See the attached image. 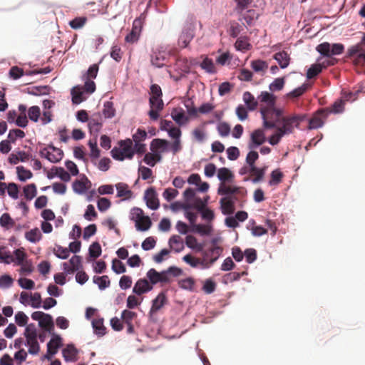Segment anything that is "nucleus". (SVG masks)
Instances as JSON below:
<instances>
[{
    "mask_svg": "<svg viewBox=\"0 0 365 365\" xmlns=\"http://www.w3.org/2000/svg\"><path fill=\"white\" fill-rule=\"evenodd\" d=\"M316 50L322 56L328 58V59L321 63L323 69L328 66H334L337 63V59L332 56L341 54L344 52V46L342 43H339L331 44L329 42H324L319 44L316 47Z\"/></svg>",
    "mask_w": 365,
    "mask_h": 365,
    "instance_id": "f257e3e1",
    "label": "nucleus"
},
{
    "mask_svg": "<svg viewBox=\"0 0 365 365\" xmlns=\"http://www.w3.org/2000/svg\"><path fill=\"white\" fill-rule=\"evenodd\" d=\"M150 98L149 104L150 110L148 112L150 118L153 120H157L159 118V113L164 108V103L162 99L163 93L161 88L158 84H153L150 86Z\"/></svg>",
    "mask_w": 365,
    "mask_h": 365,
    "instance_id": "f03ea898",
    "label": "nucleus"
},
{
    "mask_svg": "<svg viewBox=\"0 0 365 365\" xmlns=\"http://www.w3.org/2000/svg\"><path fill=\"white\" fill-rule=\"evenodd\" d=\"M218 239L211 241V246L207 250L200 251L202 255L203 269H209L219 259L223 252V247L218 245Z\"/></svg>",
    "mask_w": 365,
    "mask_h": 365,
    "instance_id": "7ed1b4c3",
    "label": "nucleus"
},
{
    "mask_svg": "<svg viewBox=\"0 0 365 365\" xmlns=\"http://www.w3.org/2000/svg\"><path fill=\"white\" fill-rule=\"evenodd\" d=\"M261 115L264 121V126L266 128H273L279 125L282 118V112L279 109L272 108H261Z\"/></svg>",
    "mask_w": 365,
    "mask_h": 365,
    "instance_id": "20e7f679",
    "label": "nucleus"
},
{
    "mask_svg": "<svg viewBox=\"0 0 365 365\" xmlns=\"http://www.w3.org/2000/svg\"><path fill=\"white\" fill-rule=\"evenodd\" d=\"M346 57L351 59L355 66L365 65V34L359 43L347 49Z\"/></svg>",
    "mask_w": 365,
    "mask_h": 365,
    "instance_id": "39448f33",
    "label": "nucleus"
},
{
    "mask_svg": "<svg viewBox=\"0 0 365 365\" xmlns=\"http://www.w3.org/2000/svg\"><path fill=\"white\" fill-rule=\"evenodd\" d=\"M133 143L131 140H120L119 142V148L114 147L111 150L112 157L117 160L123 161L125 158L132 159L135 150L132 148Z\"/></svg>",
    "mask_w": 365,
    "mask_h": 365,
    "instance_id": "423d86ee",
    "label": "nucleus"
},
{
    "mask_svg": "<svg viewBox=\"0 0 365 365\" xmlns=\"http://www.w3.org/2000/svg\"><path fill=\"white\" fill-rule=\"evenodd\" d=\"M24 336L26 345L29 346L28 352L31 355H37L40 351V345L37 340V330L34 324H30L26 327Z\"/></svg>",
    "mask_w": 365,
    "mask_h": 365,
    "instance_id": "0eeeda50",
    "label": "nucleus"
},
{
    "mask_svg": "<svg viewBox=\"0 0 365 365\" xmlns=\"http://www.w3.org/2000/svg\"><path fill=\"white\" fill-rule=\"evenodd\" d=\"M304 119V115H293L292 117H282L277 126V130L284 135L292 133L294 128H298L300 122Z\"/></svg>",
    "mask_w": 365,
    "mask_h": 365,
    "instance_id": "6e6552de",
    "label": "nucleus"
},
{
    "mask_svg": "<svg viewBox=\"0 0 365 365\" xmlns=\"http://www.w3.org/2000/svg\"><path fill=\"white\" fill-rule=\"evenodd\" d=\"M41 155L45 157L48 160L53 163H56L61 160L63 157V152L53 145H48L41 151Z\"/></svg>",
    "mask_w": 365,
    "mask_h": 365,
    "instance_id": "1a4fd4ad",
    "label": "nucleus"
},
{
    "mask_svg": "<svg viewBox=\"0 0 365 365\" xmlns=\"http://www.w3.org/2000/svg\"><path fill=\"white\" fill-rule=\"evenodd\" d=\"M246 190L243 187H232L224 184H222L218 189V193L220 195H230V197H232V199L235 200H237V195L242 197L246 195Z\"/></svg>",
    "mask_w": 365,
    "mask_h": 365,
    "instance_id": "9d476101",
    "label": "nucleus"
},
{
    "mask_svg": "<svg viewBox=\"0 0 365 365\" xmlns=\"http://www.w3.org/2000/svg\"><path fill=\"white\" fill-rule=\"evenodd\" d=\"M327 110L322 108L318 110L309 120V128L317 129L324 125V120L327 119L328 114Z\"/></svg>",
    "mask_w": 365,
    "mask_h": 365,
    "instance_id": "9b49d317",
    "label": "nucleus"
},
{
    "mask_svg": "<svg viewBox=\"0 0 365 365\" xmlns=\"http://www.w3.org/2000/svg\"><path fill=\"white\" fill-rule=\"evenodd\" d=\"M146 276L149 279L151 284H156L157 283H170L171 282V279H168L167 277L165 270L159 272L152 268L148 271Z\"/></svg>",
    "mask_w": 365,
    "mask_h": 365,
    "instance_id": "f8f14e48",
    "label": "nucleus"
},
{
    "mask_svg": "<svg viewBox=\"0 0 365 365\" xmlns=\"http://www.w3.org/2000/svg\"><path fill=\"white\" fill-rule=\"evenodd\" d=\"M144 200L146 205L151 210H155L160 206L158 195L154 187H150L145 190Z\"/></svg>",
    "mask_w": 365,
    "mask_h": 365,
    "instance_id": "ddd939ff",
    "label": "nucleus"
},
{
    "mask_svg": "<svg viewBox=\"0 0 365 365\" xmlns=\"http://www.w3.org/2000/svg\"><path fill=\"white\" fill-rule=\"evenodd\" d=\"M81 267L82 259L78 255H73L68 262L63 263V268L66 274H73Z\"/></svg>",
    "mask_w": 365,
    "mask_h": 365,
    "instance_id": "4468645a",
    "label": "nucleus"
},
{
    "mask_svg": "<svg viewBox=\"0 0 365 365\" xmlns=\"http://www.w3.org/2000/svg\"><path fill=\"white\" fill-rule=\"evenodd\" d=\"M351 95V93L344 94L343 98L337 99L330 107L325 108L324 109L327 110V114L342 113L344 110L345 102L349 100Z\"/></svg>",
    "mask_w": 365,
    "mask_h": 365,
    "instance_id": "2eb2a0df",
    "label": "nucleus"
},
{
    "mask_svg": "<svg viewBox=\"0 0 365 365\" xmlns=\"http://www.w3.org/2000/svg\"><path fill=\"white\" fill-rule=\"evenodd\" d=\"M61 338L56 335L53 337L47 344V354L45 358L51 360L52 356L58 352V349L61 346Z\"/></svg>",
    "mask_w": 365,
    "mask_h": 365,
    "instance_id": "dca6fc26",
    "label": "nucleus"
},
{
    "mask_svg": "<svg viewBox=\"0 0 365 365\" xmlns=\"http://www.w3.org/2000/svg\"><path fill=\"white\" fill-rule=\"evenodd\" d=\"M266 140L265 135L262 129H257L251 133L250 142L249 143L248 148L254 149L262 145Z\"/></svg>",
    "mask_w": 365,
    "mask_h": 365,
    "instance_id": "f3484780",
    "label": "nucleus"
},
{
    "mask_svg": "<svg viewBox=\"0 0 365 365\" xmlns=\"http://www.w3.org/2000/svg\"><path fill=\"white\" fill-rule=\"evenodd\" d=\"M209 197H205L203 200L199 197H195L191 202L189 203H184L182 205V209L184 210H187L190 209H196L198 211L202 210L207 205V200Z\"/></svg>",
    "mask_w": 365,
    "mask_h": 365,
    "instance_id": "a211bd4d",
    "label": "nucleus"
},
{
    "mask_svg": "<svg viewBox=\"0 0 365 365\" xmlns=\"http://www.w3.org/2000/svg\"><path fill=\"white\" fill-rule=\"evenodd\" d=\"M258 101L260 108L262 106L264 108H272L275 106L276 97L267 91H262L258 96Z\"/></svg>",
    "mask_w": 365,
    "mask_h": 365,
    "instance_id": "6ab92c4d",
    "label": "nucleus"
},
{
    "mask_svg": "<svg viewBox=\"0 0 365 365\" xmlns=\"http://www.w3.org/2000/svg\"><path fill=\"white\" fill-rule=\"evenodd\" d=\"M152 289L153 285L150 284L147 279H140L135 284L133 292L138 295H141L144 293L150 292Z\"/></svg>",
    "mask_w": 365,
    "mask_h": 365,
    "instance_id": "aec40b11",
    "label": "nucleus"
},
{
    "mask_svg": "<svg viewBox=\"0 0 365 365\" xmlns=\"http://www.w3.org/2000/svg\"><path fill=\"white\" fill-rule=\"evenodd\" d=\"M250 67L254 72L263 76L269 67L268 63L261 59L253 60L250 62Z\"/></svg>",
    "mask_w": 365,
    "mask_h": 365,
    "instance_id": "412c9836",
    "label": "nucleus"
},
{
    "mask_svg": "<svg viewBox=\"0 0 365 365\" xmlns=\"http://www.w3.org/2000/svg\"><path fill=\"white\" fill-rule=\"evenodd\" d=\"M235 200L232 197H226L220 200L222 212L224 215H231L235 211Z\"/></svg>",
    "mask_w": 365,
    "mask_h": 365,
    "instance_id": "4be33fe9",
    "label": "nucleus"
},
{
    "mask_svg": "<svg viewBox=\"0 0 365 365\" xmlns=\"http://www.w3.org/2000/svg\"><path fill=\"white\" fill-rule=\"evenodd\" d=\"M78 350L73 345H68L65 349L62 351L63 357L64 358L66 361H76L78 359Z\"/></svg>",
    "mask_w": 365,
    "mask_h": 365,
    "instance_id": "5701e85b",
    "label": "nucleus"
},
{
    "mask_svg": "<svg viewBox=\"0 0 365 365\" xmlns=\"http://www.w3.org/2000/svg\"><path fill=\"white\" fill-rule=\"evenodd\" d=\"M171 116L179 125H185L188 121V117L186 116L182 108H174L171 113Z\"/></svg>",
    "mask_w": 365,
    "mask_h": 365,
    "instance_id": "b1692460",
    "label": "nucleus"
},
{
    "mask_svg": "<svg viewBox=\"0 0 365 365\" xmlns=\"http://www.w3.org/2000/svg\"><path fill=\"white\" fill-rule=\"evenodd\" d=\"M168 145L169 142L167 140L155 138L150 143V150L155 153H158V150L164 152L167 150Z\"/></svg>",
    "mask_w": 365,
    "mask_h": 365,
    "instance_id": "393cba45",
    "label": "nucleus"
},
{
    "mask_svg": "<svg viewBox=\"0 0 365 365\" xmlns=\"http://www.w3.org/2000/svg\"><path fill=\"white\" fill-rule=\"evenodd\" d=\"M167 301L168 299L165 293L160 292L156 298L153 300L150 312L156 313L167 303Z\"/></svg>",
    "mask_w": 365,
    "mask_h": 365,
    "instance_id": "a878e982",
    "label": "nucleus"
},
{
    "mask_svg": "<svg viewBox=\"0 0 365 365\" xmlns=\"http://www.w3.org/2000/svg\"><path fill=\"white\" fill-rule=\"evenodd\" d=\"M87 184L90 185L91 182L85 175H83V179L76 180L73 183V189L76 193L82 194L88 189L89 186H88Z\"/></svg>",
    "mask_w": 365,
    "mask_h": 365,
    "instance_id": "bb28decb",
    "label": "nucleus"
},
{
    "mask_svg": "<svg viewBox=\"0 0 365 365\" xmlns=\"http://www.w3.org/2000/svg\"><path fill=\"white\" fill-rule=\"evenodd\" d=\"M273 58L277 61L281 68H287L290 62L289 55L284 51L276 53Z\"/></svg>",
    "mask_w": 365,
    "mask_h": 365,
    "instance_id": "cd10ccee",
    "label": "nucleus"
},
{
    "mask_svg": "<svg viewBox=\"0 0 365 365\" xmlns=\"http://www.w3.org/2000/svg\"><path fill=\"white\" fill-rule=\"evenodd\" d=\"M103 125L101 116L100 115H93L88 120V127L91 133H98Z\"/></svg>",
    "mask_w": 365,
    "mask_h": 365,
    "instance_id": "c85d7f7f",
    "label": "nucleus"
},
{
    "mask_svg": "<svg viewBox=\"0 0 365 365\" xmlns=\"http://www.w3.org/2000/svg\"><path fill=\"white\" fill-rule=\"evenodd\" d=\"M117 189V196L119 197H125L129 199L133 195V192L129 189L127 184L123 182H118L115 185Z\"/></svg>",
    "mask_w": 365,
    "mask_h": 365,
    "instance_id": "c756f323",
    "label": "nucleus"
},
{
    "mask_svg": "<svg viewBox=\"0 0 365 365\" xmlns=\"http://www.w3.org/2000/svg\"><path fill=\"white\" fill-rule=\"evenodd\" d=\"M151 63L153 66L161 68L165 64L166 58L164 52L154 51L151 55Z\"/></svg>",
    "mask_w": 365,
    "mask_h": 365,
    "instance_id": "7c9ffc66",
    "label": "nucleus"
},
{
    "mask_svg": "<svg viewBox=\"0 0 365 365\" xmlns=\"http://www.w3.org/2000/svg\"><path fill=\"white\" fill-rule=\"evenodd\" d=\"M169 245L175 252H180L184 249L183 241L178 235H173L170 238Z\"/></svg>",
    "mask_w": 365,
    "mask_h": 365,
    "instance_id": "2f4dec72",
    "label": "nucleus"
},
{
    "mask_svg": "<svg viewBox=\"0 0 365 365\" xmlns=\"http://www.w3.org/2000/svg\"><path fill=\"white\" fill-rule=\"evenodd\" d=\"M185 244L186 245L196 252L202 251L204 248V245L202 243H199L195 237L192 235H187L185 238Z\"/></svg>",
    "mask_w": 365,
    "mask_h": 365,
    "instance_id": "473e14b6",
    "label": "nucleus"
},
{
    "mask_svg": "<svg viewBox=\"0 0 365 365\" xmlns=\"http://www.w3.org/2000/svg\"><path fill=\"white\" fill-rule=\"evenodd\" d=\"M243 101L250 110H255L259 103L258 101L255 100L253 95L248 91L244 93Z\"/></svg>",
    "mask_w": 365,
    "mask_h": 365,
    "instance_id": "72a5a7b5",
    "label": "nucleus"
},
{
    "mask_svg": "<svg viewBox=\"0 0 365 365\" xmlns=\"http://www.w3.org/2000/svg\"><path fill=\"white\" fill-rule=\"evenodd\" d=\"M182 260L193 268L201 266V267L203 269V262L202 259L201 258L195 257L188 254L182 257Z\"/></svg>",
    "mask_w": 365,
    "mask_h": 365,
    "instance_id": "f704fd0d",
    "label": "nucleus"
},
{
    "mask_svg": "<svg viewBox=\"0 0 365 365\" xmlns=\"http://www.w3.org/2000/svg\"><path fill=\"white\" fill-rule=\"evenodd\" d=\"M242 19L248 26L252 25L253 22L258 19L259 14L254 9H250L241 13Z\"/></svg>",
    "mask_w": 365,
    "mask_h": 365,
    "instance_id": "c9c22d12",
    "label": "nucleus"
},
{
    "mask_svg": "<svg viewBox=\"0 0 365 365\" xmlns=\"http://www.w3.org/2000/svg\"><path fill=\"white\" fill-rule=\"evenodd\" d=\"M193 38V34L190 31H183L178 38V46L181 48H185L190 43Z\"/></svg>",
    "mask_w": 365,
    "mask_h": 365,
    "instance_id": "e433bc0d",
    "label": "nucleus"
},
{
    "mask_svg": "<svg viewBox=\"0 0 365 365\" xmlns=\"http://www.w3.org/2000/svg\"><path fill=\"white\" fill-rule=\"evenodd\" d=\"M162 156L160 153H148L145 155L143 161L148 165L153 167L157 162L160 161Z\"/></svg>",
    "mask_w": 365,
    "mask_h": 365,
    "instance_id": "4c0bfd02",
    "label": "nucleus"
},
{
    "mask_svg": "<svg viewBox=\"0 0 365 365\" xmlns=\"http://www.w3.org/2000/svg\"><path fill=\"white\" fill-rule=\"evenodd\" d=\"M38 324L41 328L44 329L46 331H51V330H53L54 327L53 318L48 314H46L45 316L42 318V319L40 320Z\"/></svg>",
    "mask_w": 365,
    "mask_h": 365,
    "instance_id": "58836bf2",
    "label": "nucleus"
},
{
    "mask_svg": "<svg viewBox=\"0 0 365 365\" xmlns=\"http://www.w3.org/2000/svg\"><path fill=\"white\" fill-rule=\"evenodd\" d=\"M93 281L98 286V288L101 290L108 287L110 284V281L108 276L107 275H103L101 277L94 276Z\"/></svg>",
    "mask_w": 365,
    "mask_h": 365,
    "instance_id": "ea45409f",
    "label": "nucleus"
},
{
    "mask_svg": "<svg viewBox=\"0 0 365 365\" xmlns=\"http://www.w3.org/2000/svg\"><path fill=\"white\" fill-rule=\"evenodd\" d=\"M26 239L33 243L38 242L41 238V233L38 228L32 229L25 234Z\"/></svg>",
    "mask_w": 365,
    "mask_h": 365,
    "instance_id": "a19ab883",
    "label": "nucleus"
},
{
    "mask_svg": "<svg viewBox=\"0 0 365 365\" xmlns=\"http://www.w3.org/2000/svg\"><path fill=\"white\" fill-rule=\"evenodd\" d=\"M93 328L95 333L99 336H103L106 334V327L103 325V319H95L92 322Z\"/></svg>",
    "mask_w": 365,
    "mask_h": 365,
    "instance_id": "79ce46f5",
    "label": "nucleus"
},
{
    "mask_svg": "<svg viewBox=\"0 0 365 365\" xmlns=\"http://www.w3.org/2000/svg\"><path fill=\"white\" fill-rule=\"evenodd\" d=\"M308 88L309 85L307 83H303L301 86L287 93V97L289 98H297L302 96L308 90Z\"/></svg>",
    "mask_w": 365,
    "mask_h": 365,
    "instance_id": "37998d69",
    "label": "nucleus"
},
{
    "mask_svg": "<svg viewBox=\"0 0 365 365\" xmlns=\"http://www.w3.org/2000/svg\"><path fill=\"white\" fill-rule=\"evenodd\" d=\"M235 47L237 51H247L252 47L246 37H240L237 39Z\"/></svg>",
    "mask_w": 365,
    "mask_h": 365,
    "instance_id": "c03bdc74",
    "label": "nucleus"
},
{
    "mask_svg": "<svg viewBox=\"0 0 365 365\" xmlns=\"http://www.w3.org/2000/svg\"><path fill=\"white\" fill-rule=\"evenodd\" d=\"M152 225V222L148 216H144L141 220L136 223V229L139 231H147Z\"/></svg>",
    "mask_w": 365,
    "mask_h": 365,
    "instance_id": "a18cd8bd",
    "label": "nucleus"
},
{
    "mask_svg": "<svg viewBox=\"0 0 365 365\" xmlns=\"http://www.w3.org/2000/svg\"><path fill=\"white\" fill-rule=\"evenodd\" d=\"M265 168H258L256 166L251 168V175L253 176L252 182H258L261 181L264 175Z\"/></svg>",
    "mask_w": 365,
    "mask_h": 365,
    "instance_id": "49530a36",
    "label": "nucleus"
},
{
    "mask_svg": "<svg viewBox=\"0 0 365 365\" xmlns=\"http://www.w3.org/2000/svg\"><path fill=\"white\" fill-rule=\"evenodd\" d=\"M103 114L107 118H113L115 114V109L113 106V103L111 101H106L104 103Z\"/></svg>",
    "mask_w": 365,
    "mask_h": 365,
    "instance_id": "de8ad7c7",
    "label": "nucleus"
},
{
    "mask_svg": "<svg viewBox=\"0 0 365 365\" xmlns=\"http://www.w3.org/2000/svg\"><path fill=\"white\" fill-rule=\"evenodd\" d=\"M24 195L26 200H31L36 195V186L31 183L24 187Z\"/></svg>",
    "mask_w": 365,
    "mask_h": 365,
    "instance_id": "09e8293b",
    "label": "nucleus"
},
{
    "mask_svg": "<svg viewBox=\"0 0 365 365\" xmlns=\"http://www.w3.org/2000/svg\"><path fill=\"white\" fill-rule=\"evenodd\" d=\"M217 178L222 182L229 181L233 178V174L227 168H221L217 171Z\"/></svg>",
    "mask_w": 365,
    "mask_h": 365,
    "instance_id": "8fccbe9b",
    "label": "nucleus"
},
{
    "mask_svg": "<svg viewBox=\"0 0 365 365\" xmlns=\"http://www.w3.org/2000/svg\"><path fill=\"white\" fill-rule=\"evenodd\" d=\"M0 225L3 227L9 229L14 226L15 222L9 213H4L0 217Z\"/></svg>",
    "mask_w": 365,
    "mask_h": 365,
    "instance_id": "3c124183",
    "label": "nucleus"
},
{
    "mask_svg": "<svg viewBox=\"0 0 365 365\" xmlns=\"http://www.w3.org/2000/svg\"><path fill=\"white\" fill-rule=\"evenodd\" d=\"M217 130L219 135L222 137H227L231 131L230 125L226 122H220L217 124Z\"/></svg>",
    "mask_w": 365,
    "mask_h": 365,
    "instance_id": "603ef678",
    "label": "nucleus"
},
{
    "mask_svg": "<svg viewBox=\"0 0 365 365\" xmlns=\"http://www.w3.org/2000/svg\"><path fill=\"white\" fill-rule=\"evenodd\" d=\"M80 87L77 86L73 88L71 91L72 101L75 104H79L84 101V98L83 97V93Z\"/></svg>",
    "mask_w": 365,
    "mask_h": 365,
    "instance_id": "864d4df0",
    "label": "nucleus"
},
{
    "mask_svg": "<svg viewBox=\"0 0 365 365\" xmlns=\"http://www.w3.org/2000/svg\"><path fill=\"white\" fill-rule=\"evenodd\" d=\"M247 273L245 272H242V273L232 272L228 274H226L223 277V281L225 283L233 282L237 281L240 279V277Z\"/></svg>",
    "mask_w": 365,
    "mask_h": 365,
    "instance_id": "5fc2aeb1",
    "label": "nucleus"
},
{
    "mask_svg": "<svg viewBox=\"0 0 365 365\" xmlns=\"http://www.w3.org/2000/svg\"><path fill=\"white\" fill-rule=\"evenodd\" d=\"M322 71V66L320 63H315L307 70V77L309 79L313 78Z\"/></svg>",
    "mask_w": 365,
    "mask_h": 365,
    "instance_id": "6e6d98bb",
    "label": "nucleus"
},
{
    "mask_svg": "<svg viewBox=\"0 0 365 365\" xmlns=\"http://www.w3.org/2000/svg\"><path fill=\"white\" fill-rule=\"evenodd\" d=\"M53 254L60 259H67L69 256V250L66 247H63L60 245H57L53 249Z\"/></svg>",
    "mask_w": 365,
    "mask_h": 365,
    "instance_id": "4d7b16f0",
    "label": "nucleus"
},
{
    "mask_svg": "<svg viewBox=\"0 0 365 365\" xmlns=\"http://www.w3.org/2000/svg\"><path fill=\"white\" fill-rule=\"evenodd\" d=\"M0 259L6 264L14 262V256L4 247H0Z\"/></svg>",
    "mask_w": 365,
    "mask_h": 365,
    "instance_id": "13d9d810",
    "label": "nucleus"
},
{
    "mask_svg": "<svg viewBox=\"0 0 365 365\" xmlns=\"http://www.w3.org/2000/svg\"><path fill=\"white\" fill-rule=\"evenodd\" d=\"M19 179L21 181H26L32 177V173L29 170L25 169L23 166H18L16 168Z\"/></svg>",
    "mask_w": 365,
    "mask_h": 365,
    "instance_id": "bf43d9fd",
    "label": "nucleus"
},
{
    "mask_svg": "<svg viewBox=\"0 0 365 365\" xmlns=\"http://www.w3.org/2000/svg\"><path fill=\"white\" fill-rule=\"evenodd\" d=\"M89 255L94 259L98 257L101 255V247L97 242L92 243L89 247Z\"/></svg>",
    "mask_w": 365,
    "mask_h": 365,
    "instance_id": "052dcab7",
    "label": "nucleus"
},
{
    "mask_svg": "<svg viewBox=\"0 0 365 365\" xmlns=\"http://www.w3.org/2000/svg\"><path fill=\"white\" fill-rule=\"evenodd\" d=\"M86 21L87 18L85 16L76 17L69 22V25L73 29H79L86 24Z\"/></svg>",
    "mask_w": 365,
    "mask_h": 365,
    "instance_id": "680f3d73",
    "label": "nucleus"
},
{
    "mask_svg": "<svg viewBox=\"0 0 365 365\" xmlns=\"http://www.w3.org/2000/svg\"><path fill=\"white\" fill-rule=\"evenodd\" d=\"M14 263L17 265L22 264L23 262L26 261V254L25 253L24 248L16 249L14 252Z\"/></svg>",
    "mask_w": 365,
    "mask_h": 365,
    "instance_id": "e2e57ef3",
    "label": "nucleus"
},
{
    "mask_svg": "<svg viewBox=\"0 0 365 365\" xmlns=\"http://www.w3.org/2000/svg\"><path fill=\"white\" fill-rule=\"evenodd\" d=\"M98 65L94 63L91 65L87 72L83 76V78H88V79H94L96 78L98 72Z\"/></svg>",
    "mask_w": 365,
    "mask_h": 365,
    "instance_id": "0e129e2a",
    "label": "nucleus"
},
{
    "mask_svg": "<svg viewBox=\"0 0 365 365\" xmlns=\"http://www.w3.org/2000/svg\"><path fill=\"white\" fill-rule=\"evenodd\" d=\"M144 213L142 209L138 207H134L130 212V220L135 222V224L138 223L142 217H143ZM136 226V225H135Z\"/></svg>",
    "mask_w": 365,
    "mask_h": 365,
    "instance_id": "69168bd1",
    "label": "nucleus"
},
{
    "mask_svg": "<svg viewBox=\"0 0 365 365\" xmlns=\"http://www.w3.org/2000/svg\"><path fill=\"white\" fill-rule=\"evenodd\" d=\"M202 69L205 70L207 73H214L215 72V67L212 59L205 58L200 64Z\"/></svg>",
    "mask_w": 365,
    "mask_h": 365,
    "instance_id": "338daca9",
    "label": "nucleus"
},
{
    "mask_svg": "<svg viewBox=\"0 0 365 365\" xmlns=\"http://www.w3.org/2000/svg\"><path fill=\"white\" fill-rule=\"evenodd\" d=\"M41 114L40 108L37 106L29 108L28 110V116L31 120L37 122Z\"/></svg>",
    "mask_w": 365,
    "mask_h": 365,
    "instance_id": "774afa93",
    "label": "nucleus"
}]
</instances>
